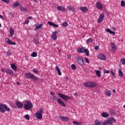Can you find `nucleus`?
Listing matches in <instances>:
<instances>
[{
    "instance_id": "nucleus-9",
    "label": "nucleus",
    "mask_w": 125,
    "mask_h": 125,
    "mask_svg": "<svg viewBox=\"0 0 125 125\" xmlns=\"http://www.w3.org/2000/svg\"><path fill=\"white\" fill-rule=\"evenodd\" d=\"M104 17H105L104 13H102V14H101V15L97 21L98 23L101 22L104 20Z\"/></svg>"
},
{
    "instance_id": "nucleus-43",
    "label": "nucleus",
    "mask_w": 125,
    "mask_h": 125,
    "mask_svg": "<svg viewBox=\"0 0 125 125\" xmlns=\"http://www.w3.org/2000/svg\"><path fill=\"white\" fill-rule=\"evenodd\" d=\"M121 6L125 7V2L123 0L121 1Z\"/></svg>"
},
{
    "instance_id": "nucleus-35",
    "label": "nucleus",
    "mask_w": 125,
    "mask_h": 125,
    "mask_svg": "<svg viewBox=\"0 0 125 125\" xmlns=\"http://www.w3.org/2000/svg\"><path fill=\"white\" fill-rule=\"evenodd\" d=\"M31 56L32 57H36L38 56V54L36 52H33L31 54Z\"/></svg>"
},
{
    "instance_id": "nucleus-4",
    "label": "nucleus",
    "mask_w": 125,
    "mask_h": 125,
    "mask_svg": "<svg viewBox=\"0 0 125 125\" xmlns=\"http://www.w3.org/2000/svg\"><path fill=\"white\" fill-rule=\"evenodd\" d=\"M83 85L86 87L93 88V87H96L97 86L98 84L96 83H94V82L90 81L88 83H83Z\"/></svg>"
},
{
    "instance_id": "nucleus-31",
    "label": "nucleus",
    "mask_w": 125,
    "mask_h": 125,
    "mask_svg": "<svg viewBox=\"0 0 125 125\" xmlns=\"http://www.w3.org/2000/svg\"><path fill=\"white\" fill-rule=\"evenodd\" d=\"M11 67L14 70H16L17 69V66L14 63L11 64Z\"/></svg>"
},
{
    "instance_id": "nucleus-49",
    "label": "nucleus",
    "mask_w": 125,
    "mask_h": 125,
    "mask_svg": "<svg viewBox=\"0 0 125 125\" xmlns=\"http://www.w3.org/2000/svg\"><path fill=\"white\" fill-rule=\"evenodd\" d=\"M104 72L105 74H109L110 73V71L109 70H104Z\"/></svg>"
},
{
    "instance_id": "nucleus-57",
    "label": "nucleus",
    "mask_w": 125,
    "mask_h": 125,
    "mask_svg": "<svg viewBox=\"0 0 125 125\" xmlns=\"http://www.w3.org/2000/svg\"><path fill=\"white\" fill-rule=\"evenodd\" d=\"M110 34H113V35H115V32L112 31V30L111 31V32L109 33Z\"/></svg>"
},
{
    "instance_id": "nucleus-27",
    "label": "nucleus",
    "mask_w": 125,
    "mask_h": 125,
    "mask_svg": "<svg viewBox=\"0 0 125 125\" xmlns=\"http://www.w3.org/2000/svg\"><path fill=\"white\" fill-rule=\"evenodd\" d=\"M119 75L121 77H124V74L123 73V71H122V70L121 68H120L119 69Z\"/></svg>"
},
{
    "instance_id": "nucleus-58",
    "label": "nucleus",
    "mask_w": 125,
    "mask_h": 125,
    "mask_svg": "<svg viewBox=\"0 0 125 125\" xmlns=\"http://www.w3.org/2000/svg\"><path fill=\"white\" fill-rule=\"evenodd\" d=\"M111 73L113 76L115 77V74L112 71H111Z\"/></svg>"
},
{
    "instance_id": "nucleus-21",
    "label": "nucleus",
    "mask_w": 125,
    "mask_h": 125,
    "mask_svg": "<svg viewBox=\"0 0 125 125\" xmlns=\"http://www.w3.org/2000/svg\"><path fill=\"white\" fill-rule=\"evenodd\" d=\"M68 9L70 12H74L76 11V9L74 6H69L68 7Z\"/></svg>"
},
{
    "instance_id": "nucleus-32",
    "label": "nucleus",
    "mask_w": 125,
    "mask_h": 125,
    "mask_svg": "<svg viewBox=\"0 0 125 125\" xmlns=\"http://www.w3.org/2000/svg\"><path fill=\"white\" fill-rule=\"evenodd\" d=\"M102 116L103 117H104V118H107L109 116H108V114L105 112H103L102 113Z\"/></svg>"
},
{
    "instance_id": "nucleus-45",
    "label": "nucleus",
    "mask_w": 125,
    "mask_h": 125,
    "mask_svg": "<svg viewBox=\"0 0 125 125\" xmlns=\"http://www.w3.org/2000/svg\"><path fill=\"white\" fill-rule=\"evenodd\" d=\"M71 68L72 69H73V70H76V65L74 64L71 65Z\"/></svg>"
},
{
    "instance_id": "nucleus-11",
    "label": "nucleus",
    "mask_w": 125,
    "mask_h": 125,
    "mask_svg": "<svg viewBox=\"0 0 125 125\" xmlns=\"http://www.w3.org/2000/svg\"><path fill=\"white\" fill-rule=\"evenodd\" d=\"M96 7L97 9L99 10H103V6L100 2H97L96 3Z\"/></svg>"
},
{
    "instance_id": "nucleus-23",
    "label": "nucleus",
    "mask_w": 125,
    "mask_h": 125,
    "mask_svg": "<svg viewBox=\"0 0 125 125\" xmlns=\"http://www.w3.org/2000/svg\"><path fill=\"white\" fill-rule=\"evenodd\" d=\"M42 26H43L42 24H41L39 25L38 26L36 25V27L34 28V31H37L39 29H41L42 27Z\"/></svg>"
},
{
    "instance_id": "nucleus-16",
    "label": "nucleus",
    "mask_w": 125,
    "mask_h": 125,
    "mask_svg": "<svg viewBox=\"0 0 125 125\" xmlns=\"http://www.w3.org/2000/svg\"><path fill=\"white\" fill-rule=\"evenodd\" d=\"M85 48L83 47H79L77 49V51L80 53H84V51Z\"/></svg>"
},
{
    "instance_id": "nucleus-62",
    "label": "nucleus",
    "mask_w": 125,
    "mask_h": 125,
    "mask_svg": "<svg viewBox=\"0 0 125 125\" xmlns=\"http://www.w3.org/2000/svg\"><path fill=\"white\" fill-rule=\"evenodd\" d=\"M71 56L70 55H68L67 56V58H68V59H71Z\"/></svg>"
},
{
    "instance_id": "nucleus-13",
    "label": "nucleus",
    "mask_w": 125,
    "mask_h": 125,
    "mask_svg": "<svg viewBox=\"0 0 125 125\" xmlns=\"http://www.w3.org/2000/svg\"><path fill=\"white\" fill-rule=\"evenodd\" d=\"M59 118L62 121H64V122H68L69 121V119L66 117H63L62 116H59Z\"/></svg>"
},
{
    "instance_id": "nucleus-54",
    "label": "nucleus",
    "mask_w": 125,
    "mask_h": 125,
    "mask_svg": "<svg viewBox=\"0 0 125 125\" xmlns=\"http://www.w3.org/2000/svg\"><path fill=\"white\" fill-rule=\"evenodd\" d=\"M99 46H96L95 47V50H99Z\"/></svg>"
},
{
    "instance_id": "nucleus-22",
    "label": "nucleus",
    "mask_w": 125,
    "mask_h": 125,
    "mask_svg": "<svg viewBox=\"0 0 125 125\" xmlns=\"http://www.w3.org/2000/svg\"><path fill=\"white\" fill-rule=\"evenodd\" d=\"M55 70L57 71L59 76H61L62 75V73L61 72V69L58 66H56L55 67Z\"/></svg>"
},
{
    "instance_id": "nucleus-29",
    "label": "nucleus",
    "mask_w": 125,
    "mask_h": 125,
    "mask_svg": "<svg viewBox=\"0 0 125 125\" xmlns=\"http://www.w3.org/2000/svg\"><path fill=\"white\" fill-rule=\"evenodd\" d=\"M33 41H34L35 44L38 45L39 44V40L38 39L34 38V39H33Z\"/></svg>"
},
{
    "instance_id": "nucleus-24",
    "label": "nucleus",
    "mask_w": 125,
    "mask_h": 125,
    "mask_svg": "<svg viewBox=\"0 0 125 125\" xmlns=\"http://www.w3.org/2000/svg\"><path fill=\"white\" fill-rule=\"evenodd\" d=\"M48 24L50 26H54V27H56V28L59 27L58 25H57V24L54 23L53 22H52L50 21H48Z\"/></svg>"
},
{
    "instance_id": "nucleus-37",
    "label": "nucleus",
    "mask_w": 125,
    "mask_h": 125,
    "mask_svg": "<svg viewBox=\"0 0 125 125\" xmlns=\"http://www.w3.org/2000/svg\"><path fill=\"white\" fill-rule=\"evenodd\" d=\"M84 53H85L86 56H89V51L87 49H85Z\"/></svg>"
},
{
    "instance_id": "nucleus-64",
    "label": "nucleus",
    "mask_w": 125,
    "mask_h": 125,
    "mask_svg": "<svg viewBox=\"0 0 125 125\" xmlns=\"http://www.w3.org/2000/svg\"><path fill=\"white\" fill-rule=\"evenodd\" d=\"M65 80L66 81H67L68 80H69V78L67 77H66L65 78Z\"/></svg>"
},
{
    "instance_id": "nucleus-53",
    "label": "nucleus",
    "mask_w": 125,
    "mask_h": 125,
    "mask_svg": "<svg viewBox=\"0 0 125 125\" xmlns=\"http://www.w3.org/2000/svg\"><path fill=\"white\" fill-rule=\"evenodd\" d=\"M105 31H106V32H108V33H110V32H111V30L110 29H105Z\"/></svg>"
},
{
    "instance_id": "nucleus-17",
    "label": "nucleus",
    "mask_w": 125,
    "mask_h": 125,
    "mask_svg": "<svg viewBox=\"0 0 125 125\" xmlns=\"http://www.w3.org/2000/svg\"><path fill=\"white\" fill-rule=\"evenodd\" d=\"M80 10L83 13L88 11V9L86 7H81Z\"/></svg>"
},
{
    "instance_id": "nucleus-28",
    "label": "nucleus",
    "mask_w": 125,
    "mask_h": 125,
    "mask_svg": "<svg viewBox=\"0 0 125 125\" xmlns=\"http://www.w3.org/2000/svg\"><path fill=\"white\" fill-rule=\"evenodd\" d=\"M105 94L108 97H110L111 96V95H112L110 90H106Z\"/></svg>"
},
{
    "instance_id": "nucleus-38",
    "label": "nucleus",
    "mask_w": 125,
    "mask_h": 125,
    "mask_svg": "<svg viewBox=\"0 0 125 125\" xmlns=\"http://www.w3.org/2000/svg\"><path fill=\"white\" fill-rule=\"evenodd\" d=\"M72 123H73V124H74V125H82V123H79V122H76V121H73Z\"/></svg>"
},
{
    "instance_id": "nucleus-61",
    "label": "nucleus",
    "mask_w": 125,
    "mask_h": 125,
    "mask_svg": "<svg viewBox=\"0 0 125 125\" xmlns=\"http://www.w3.org/2000/svg\"><path fill=\"white\" fill-rule=\"evenodd\" d=\"M0 18L2 19L3 20H4V19L3 18V17L2 15H0Z\"/></svg>"
},
{
    "instance_id": "nucleus-40",
    "label": "nucleus",
    "mask_w": 125,
    "mask_h": 125,
    "mask_svg": "<svg viewBox=\"0 0 125 125\" xmlns=\"http://www.w3.org/2000/svg\"><path fill=\"white\" fill-rule=\"evenodd\" d=\"M120 62L122 64L125 65V59H121Z\"/></svg>"
},
{
    "instance_id": "nucleus-51",
    "label": "nucleus",
    "mask_w": 125,
    "mask_h": 125,
    "mask_svg": "<svg viewBox=\"0 0 125 125\" xmlns=\"http://www.w3.org/2000/svg\"><path fill=\"white\" fill-rule=\"evenodd\" d=\"M1 71L2 72H4L5 71H6V69L5 68H1Z\"/></svg>"
},
{
    "instance_id": "nucleus-26",
    "label": "nucleus",
    "mask_w": 125,
    "mask_h": 125,
    "mask_svg": "<svg viewBox=\"0 0 125 125\" xmlns=\"http://www.w3.org/2000/svg\"><path fill=\"white\" fill-rule=\"evenodd\" d=\"M9 33H10V37H12L14 34V29H13L12 28H10Z\"/></svg>"
},
{
    "instance_id": "nucleus-15",
    "label": "nucleus",
    "mask_w": 125,
    "mask_h": 125,
    "mask_svg": "<svg viewBox=\"0 0 125 125\" xmlns=\"http://www.w3.org/2000/svg\"><path fill=\"white\" fill-rule=\"evenodd\" d=\"M97 57L99 59L102 60L103 61H104V60H106V56L105 55H104V54H99L97 56Z\"/></svg>"
},
{
    "instance_id": "nucleus-60",
    "label": "nucleus",
    "mask_w": 125,
    "mask_h": 125,
    "mask_svg": "<svg viewBox=\"0 0 125 125\" xmlns=\"http://www.w3.org/2000/svg\"><path fill=\"white\" fill-rule=\"evenodd\" d=\"M34 2L36 3H38L39 2V0H33Z\"/></svg>"
},
{
    "instance_id": "nucleus-2",
    "label": "nucleus",
    "mask_w": 125,
    "mask_h": 125,
    "mask_svg": "<svg viewBox=\"0 0 125 125\" xmlns=\"http://www.w3.org/2000/svg\"><path fill=\"white\" fill-rule=\"evenodd\" d=\"M43 112V109L40 108L39 111H37V113L35 114V117L39 120H41L42 118V113Z\"/></svg>"
},
{
    "instance_id": "nucleus-10",
    "label": "nucleus",
    "mask_w": 125,
    "mask_h": 125,
    "mask_svg": "<svg viewBox=\"0 0 125 125\" xmlns=\"http://www.w3.org/2000/svg\"><path fill=\"white\" fill-rule=\"evenodd\" d=\"M5 41L6 43L10 45H16V43L15 42H12L9 38H6L5 39Z\"/></svg>"
},
{
    "instance_id": "nucleus-12",
    "label": "nucleus",
    "mask_w": 125,
    "mask_h": 125,
    "mask_svg": "<svg viewBox=\"0 0 125 125\" xmlns=\"http://www.w3.org/2000/svg\"><path fill=\"white\" fill-rule=\"evenodd\" d=\"M58 32L57 31H55L54 32L52 33L51 38L54 41H56L57 39V34H58Z\"/></svg>"
},
{
    "instance_id": "nucleus-6",
    "label": "nucleus",
    "mask_w": 125,
    "mask_h": 125,
    "mask_svg": "<svg viewBox=\"0 0 125 125\" xmlns=\"http://www.w3.org/2000/svg\"><path fill=\"white\" fill-rule=\"evenodd\" d=\"M25 104L24 105V109L25 110H30V109L33 107V104L29 101H26L25 102Z\"/></svg>"
},
{
    "instance_id": "nucleus-59",
    "label": "nucleus",
    "mask_w": 125,
    "mask_h": 125,
    "mask_svg": "<svg viewBox=\"0 0 125 125\" xmlns=\"http://www.w3.org/2000/svg\"><path fill=\"white\" fill-rule=\"evenodd\" d=\"M78 95V94L77 93L73 94V96H77Z\"/></svg>"
},
{
    "instance_id": "nucleus-5",
    "label": "nucleus",
    "mask_w": 125,
    "mask_h": 125,
    "mask_svg": "<svg viewBox=\"0 0 125 125\" xmlns=\"http://www.w3.org/2000/svg\"><path fill=\"white\" fill-rule=\"evenodd\" d=\"M113 122H116V120L114 118H107V120L103 123V125H111Z\"/></svg>"
},
{
    "instance_id": "nucleus-19",
    "label": "nucleus",
    "mask_w": 125,
    "mask_h": 125,
    "mask_svg": "<svg viewBox=\"0 0 125 125\" xmlns=\"http://www.w3.org/2000/svg\"><path fill=\"white\" fill-rule=\"evenodd\" d=\"M57 10L60 11H66V9L64 7L62 6H58Z\"/></svg>"
},
{
    "instance_id": "nucleus-56",
    "label": "nucleus",
    "mask_w": 125,
    "mask_h": 125,
    "mask_svg": "<svg viewBox=\"0 0 125 125\" xmlns=\"http://www.w3.org/2000/svg\"><path fill=\"white\" fill-rule=\"evenodd\" d=\"M110 34H113V35H115V32L112 31V30L111 31V32L109 33Z\"/></svg>"
},
{
    "instance_id": "nucleus-50",
    "label": "nucleus",
    "mask_w": 125,
    "mask_h": 125,
    "mask_svg": "<svg viewBox=\"0 0 125 125\" xmlns=\"http://www.w3.org/2000/svg\"><path fill=\"white\" fill-rule=\"evenodd\" d=\"M29 23V21L28 19H26V20L24 22V24H28Z\"/></svg>"
},
{
    "instance_id": "nucleus-48",
    "label": "nucleus",
    "mask_w": 125,
    "mask_h": 125,
    "mask_svg": "<svg viewBox=\"0 0 125 125\" xmlns=\"http://www.w3.org/2000/svg\"><path fill=\"white\" fill-rule=\"evenodd\" d=\"M57 100V97L55 96H53L52 98V100L53 101H55Z\"/></svg>"
},
{
    "instance_id": "nucleus-42",
    "label": "nucleus",
    "mask_w": 125,
    "mask_h": 125,
    "mask_svg": "<svg viewBox=\"0 0 125 125\" xmlns=\"http://www.w3.org/2000/svg\"><path fill=\"white\" fill-rule=\"evenodd\" d=\"M62 26L63 27H66L68 26V23L66 22H63L62 23Z\"/></svg>"
},
{
    "instance_id": "nucleus-33",
    "label": "nucleus",
    "mask_w": 125,
    "mask_h": 125,
    "mask_svg": "<svg viewBox=\"0 0 125 125\" xmlns=\"http://www.w3.org/2000/svg\"><path fill=\"white\" fill-rule=\"evenodd\" d=\"M20 8V10L21 12H27V9H26L24 7H21Z\"/></svg>"
},
{
    "instance_id": "nucleus-63",
    "label": "nucleus",
    "mask_w": 125,
    "mask_h": 125,
    "mask_svg": "<svg viewBox=\"0 0 125 125\" xmlns=\"http://www.w3.org/2000/svg\"><path fill=\"white\" fill-rule=\"evenodd\" d=\"M32 19V17H28L27 19L28 20H31Z\"/></svg>"
},
{
    "instance_id": "nucleus-46",
    "label": "nucleus",
    "mask_w": 125,
    "mask_h": 125,
    "mask_svg": "<svg viewBox=\"0 0 125 125\" xmlns=\"http://www.w3.org/2000/svg\"><path fill=\"white\" fill-rule=\"evenodd\" d=\"M2 2L8 3L9 2V0H1Z\"/></svg>"
},
{
    "instance_id": "nucleus-8",
    "label": "nucleus",
    "mask_w": 125,
    "mask_h": 125,
    "mask_svg": "<svg viewBox=\"0 0 125 125\" xmlns=\"http://www.w3.org/2000/svg\"><path fill=\"white\" fill-rule=\"evenodd\" d=\"M57 95L60 97L62 99L65 101H67L68 100H70L71 97L69 96H67L65 95L62 94L61 93H57Z\"/></svg>"
},
{
    "instance_id": "nucleus-30",
    "label": "nucleus",
    "mask_w": 125,
    "mask_h": 125,
    "mask_svg": "<svg viewBox=\"0 0 125 125\" xmlns=\"http://www.w3.org/2000/svg\"><path fill=\"white\" fill-rule=\"evenodd\" d=\"M20 5L21 4L19 3H15L12 5V7L16 8Z\"/></svg>"
},
{
    "instance_id": "nucleus-7",
    "label": "nucleus",
    "mask_w": 125,
    "mask_h": 125,
    "mask_svg": "<svg viewBox=\"0 0 125 125\" xmlns=\"http://www.w3.org/2000/svg\"><path fill=\"white\" fill-rule=\"evenodd\" d=\"M76 62L81 66L84 64L83 59L80 56H76Z\"/></svg>"
},
{
    "instance_id": "nucleus-34",
    "label": "nucleus",
    "mask_w": 125,
    "mask_h": 125,
    "mask_svg": "<svg viewBox=\"0 0 125 125\" xmlns=\"http://www.w3.org/2000/svg\"><path fill=\"white\" fill-rule=\"evenodd\" d=\"M96 74L97 75V77H101V71L99 70H95Z\"/></svg>"
},
{
    "instance_id": "nucleus-20",
    "label": "nucleus",
    "mask_w": 125,
    "mask_h": 125,
    "mask_svg": "<svg viewBox=\"0 0 125 125\" xmlns=\"http://www.w3.org/2000/svg\"><path fill=\"white\" fill-rule=\"evenodd\" d=\"M111 47L112 48V49L113 51H116V45L115 43H111Z\"/></svg>"
},
{
    "instance_id": "nucleus-18",
    "label": "nucleus",
    "mask_w": 125,
    "mask_h": 125,
    "mask_svg": "<svg viewBox=\"0 0 125 125\" xmlns=\"http://www.w3.org/2000/svg\"><path fill=\"white\" fill-rule=\"evenodd\" d=\"M16 104L19 108H21L23 106V104L21 103L18 101L16 102Z\"/></svg>"
},
{
    "instance_id": "nucleus-39",
    "label": "nucleus",
    "mask_w": 125,
    "mask_h": 125,
    "mask_svg": "<svg viewBox=\"0 0 125 125\" xmlns=\"http://www.w3.org/2000/svg\"><path fill=\"white\" fill-rule=\"evenodd\" d=\"M95 125H101L100 122L98 120H96L95 121Z\"/></svg>"
},
{
    "instance_id": "nucleus-3",
    "label": "nucleus",
    "mask_w": 125,
    "mask_h": 125,
    "mask_svg": "<svg viewBox=\"0 0 125 125\" xmlns=\"http://www.w3.org/2000/svg\"><path fill=\"white\" fill-rule=\"evenodd\" d=\"M5 110L7 111H10V108L7 107V106L3 104H0V112L1 113H5Z\"/></svg>"
},
{
    "instance_id": "nucleus-25",
    "label": "nucleus",
    "mask_w": 125,
    "mask_h": 125,
    "mask_svg": "<svg viewBox=\"0 0 125 125\" xmlns=\"http://www.w3.org/2000/svg\"><path fill=\"white\" fill-rule=\"evenodd\" d=\"M5 72L8 74H10V75H12L14 74V72L13 71H12L11 69H6L5 70Z\"/></svg>"
},
{
    "instance_id": "nucleus-36",
    "label": "nucleus",
    "mask_w": 125,
    "mask_h": 125,
    "mask_svg": "<svg viewBox=\"0 0 125 125\" xmlns=\"http://www.w3.org/2000/svg\"><path fill=\"white\" fill-rule=\"evenodd\" d=\"M92 42H93V39H91V38H89V39H88V40H87L86 42H87V43H88V44H90V43H92Z\"/></svg>"
},
{
    "instance_id": "nucleus-47",
    "label": "nucleus",
    "mask_w": 125,
    "mask_h": 125,
    "mask_svg": "<svg viewBox=\"0 0 125 125\" xmlns=\"http://www.w3.org/2000/svg\"><path fill=\"white\" fill-rule=\"evenodd\" d=\"M85 61L87 63H89V61L88 58H85Z\"/></svg>"
},
{
    "instance_id": "nucleus-41",
    "label": "nucleus",
    "mask_w": 125,
    "mask_h": 125,
    "mask_svg": "<svg viewBox=\"0 0 125 125\" xmlns=\"http://www.w3.org/2000/svg\"><path fill=\"white\" fill-rule=\"evenodd\" d=\"M33 72L34 73H35L36 74H39V71H38V70H37V69H36V68L33 69Z\"/></svg>"
},
{
    "instance_id": "nucleus-1",
    "label": "nucleus",
    "mask_w": 125,
    "mask_h": 125,
    "mask_svg": "<svg viewBox=\"0 0 125 125\" xmlns=\"http://www.w3.org/2000/svg\"><path fill=\"white\" fill-rule=\"evenodd\" d=\"M25 76L27 79H32L33 81H37L39 80V78L34 76L33 74L30 73H25Z\"/></svg>"
},
{
    "instance_id": "nucleus-55",
    "label": "nucleus",
    "mask_w": 125,
    "mask_h": 125,
    "mask_svg": "<svg viewBox=\"0 0 125 125\" xmlns=\"http://www.w3.org/2000/svg\"><path fill=\"white\" fill-rule=\"evenodd\" d=\"M110 34H113V35H115V32L112 31V30L111 31V32L109 33Z\"/></svg>"
},
{
    "instance_id": "nucleus-44",
    "label": "nucleus",
    "mask_w": 125,
    "mask_h": 125,
    "mask_svg": "<svg viewBox=\"0 0 125 125\" xmlns=\"http://www.w3.org/2000/svg\"><path fill=\"white\" fill-rule=\"evenodd\" d=\"M24 118L26 119L27 120H30V116L28 115H25L24 116Z\"/></svg>"
},
{
    "instance_id": "nucleus-52",
    "label": "nucleus",
    "mask_w": 125,
    "mask_h": 125,
    "mask_svg": "<svg viewBox=\"0 0 125 125\" xmlns=\"http://www.w3.org/2000/svg\"><path fill=\"white\" fill-rule=\"evenodd\" d=\"M7 56H11V53L10 52V51H8V52H7Z\"/></svg>"
},
{
    "instance_id": "nucleus-14",
    "label": "nucleus",
    "mask_w": 125,
    "mask_h": 125,
    "mask_svg": "<svg viewBox=\"0 0 125 125\" xmlns=\"http://www.w3.org/2000/svg\"><path fill=\"white\" fill-rule=\"evenodd\" d=\"M57 102L59 104H60L61 105L63 106V107H65L66 105L64 103H63V102L62 100L60 98H58L57 99Z\"/></svg>"
}]
</instances>
